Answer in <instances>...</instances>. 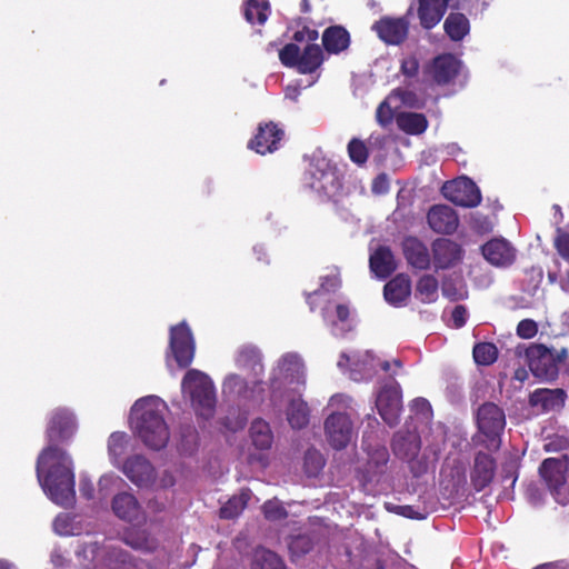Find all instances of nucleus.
<instances>
[{
  "instance_id": "cd10ccee",
  "label": "nucleus",
  "mask_w": 569,
  "mask_h": 569,
  "mask_svg": "<svg viewBox=\"0 0 569 569\" xmlns=\"http://www.w3.org/2000/svg\"><path fill=\"white\" fill-rule=\"evenodd\" d=\"M369 267L378 278H388L396 269L397 263L391 249L387 246H379L369 258Z\"/></svg>"
},
{
  "instance_id": "f8f14e48",
  "label": "nucleus",
  "mask_w": 569,
  "mask_h": 569,
  "mask_svg": "<svg viewBox=\"0 0 569 569\" xmlns=\"http://www.w3.org/2000/svg\"><path fill=\"white\" fill-rule=\"evenodd\" d=\"M170 349L181 368H187L194 357V341L188 325L182 321L170 329Z\"/></svg>"
},
{
  "instance_id": "8fccbe9b",
  "label": "nucleus",
  "mask_w": 569,
  "mask_h": 569,
  "mask_svg": "<svg viewBox=\"0 0 569 569\" xmlns=\"http://www.w3.org/2000/svg\"><path fill=\"white\" fill-rule=\"evenodd\" d=\"M442 295L451 301L462 298L460 290L456 287V281L451 277H445L441 283Z\"/></svg>"
},
{
  "instance_id": "0e129e2a",
  "label": "nucleus",
  "mask_w": 569,
  "mask_h": 569,
  "mask_svg": "<svg viewBox=\"0 0 569 569\" xmlns=\"http://www.w3.org/2000/svg\"><path fill=\"white\" fill-rule=\"evenodd\" d=\"M528 377V373L525 369L520 368V369H517L516 372H515V379L519 380V381H525Z\"/></svg>"
},
{
  "instance_id": "69168bd1",
  "label": "nucleus",
  "mask_w": 569,
  "mask_h": 569,
  "mask_svg": "<svg viewBox=\"0 0 569 569\" xmlns=\"http://www.w3.org/2000/svg\"><path fill=\"white\" fill-rule=\"evenodd\" d=\"M299 93L300 92H299V90L297 88H293V89L288 88L286 96L288 98H291V99L296 100L298 98Z\"/></svg>"
},
{
  "instance_id": "c9c22d12",
  "label": "nucleus",
  "mask_w": 569,
  "mask_h": 569,
  "mask_svg": "<svg viewBox=\"0 0 569 569\" xmlns=\"http://www.w3.org/2000/svg\"><path fill=\"white\" fill-rule=\"evenodd\" d=\"M439 281L432 274H423L416 284V295L423 303H432L438 299Z\"/></svg>"
},
{
  "instance_id": "72a5a7b5",
  "label": "nucleus",
  "mask_w": 569,
  "mask_h": 569,
  "mask_svg": "<svg viewBox=\"0 0 569 569\" xmlns=\"http://www.w3.org/2000/svg\"><path fill=\"white\" fill-rule=\"evenodd\" d=\"M287 419L293 429H302L309 423V408L302 399H292L287 409Z\"/></svg>"
},
{
  "instance_id": "6ab92c4d",
  "label": "nucleus",
  "mask_w": 569,
  "mask_h": 569,
  "mask_svg": "<svg viewBox=\"0 0 569 569\" xmlns=\"http://www.w3.org/2000/svg\"><path fill=\"white\" fill-rule=\"evenodd\" d=\"M429 227L440 234H452L459 226V217L455 209L447 204H435L427 213Z\"/></svg>"
},
{
  "instance_id": "9b49d317",
  "label": "nucleus",
  "mask_w": 569,
  "mask_h": 569,
  "mask_svg": "<svg viewBox=\"0 0 569 569\" xmlns=\"http://www.w3.org/2000/svg\"><path fill=\"white\" fill-rule=\"evenodd\" d=\"M376 407L382 420L390 427L399 422L402 409L401 388L397 381L383 386L377 395Z\"/></svg>"
},
{
  "instance_id": "4d7b16f0",
  "label": "nucleus",
  "mask_w": 569,
  "mask_h": 569,
  "mask_svg": "<svg viewBox=\"0 0 569 569\" xmlns=\"http://www.w3.org/2000/svg\"><path fill=\"white\" fill-rule=\"evenodd\" d=\"M397 513L400 515V516H403L406 518H410V519H422L425 518L423 515H421L420 512L416 511L415 508L412 506H398L397 507Z\"/></svg>"
},
{
  "instance_id": "680f3d73",
  "label": "nucleus",
  "mask_w": 569,
  "mask_h": 569,
  "mask_svg": "<svg viewBox=\"0 0 569 569\" xmlns=\"http://www.w3.org/2000/svg\"><path fill=\"white\" fill-rule=\"evenodd\" d=\"M336 313L339 321L345 322L349 319L350 316L349 307L347 305L339 303L336 307Z\"/></svg>"
},
{
  "instance_id": "ddd939ff",
  "label": "nucleus",
  "mask_w": 569,
  "mask_h": 569,
  "mask_svg": "<svg viewBox=\"0 0 569 569\" xmlns=\"http://www.w3.org/2000/svg\"><path fill=\"white\" fill-rule=\"evenodd\" d=\"M352 421L346 412H333L325 421V432L330 446L345 449L352 438Z\"/></svg>"
},
{
  "instance_id": "774afa93",
  "label": "nucleus",
  "mask_w": 569,
  "mask_h": 569,
  "mask_svg": "<svg viewBox=\"0 0 569 569\" xmlns=\"http://www.w3.org/2000/svg\"><path fill=\"white\" fill-rule=\"evenodd\" d=\"M316 293H317V291H315V292H312V293H307V295H306V301H307V303L309 305V307H310V310H311V311H315V308H316V307H315V305H313V302H312V300H311V299H312V296H315Z\"/></svg>"
},
{
  "instance_id": "e2e57ef3",
  "label": "nucleus",
  "mask_w": 569,
  "mask_h": 569,
  "mask_svg": "<svg viewBox=\"0 0 569 569\" xmlns=\"http://www.w3.org/2000/svg\"><path fill=\"white\" fill-rule=\"evenodd\" d=\"M80 491H81V495L83 497H86L87 499H91L92 498L93 488L91 486L87 487L84 483H82L81 487H80Z\"/></svg>"
},
{
  "instance_id": "a19ab883",
  "label": "nucleus",
  "mask_w": 569,
  "mask_h": 569,
  "mask_svg": "<svg viewBox=\"0 0 569 569\" xmlns=\"http://www.w3.org/2000/svg\"><path fill=\"white\" fill-rule=\"evenodd\" d=\"M347 149H348L349 158L353 163H356L358 166H362L367 162V160L369 158V150H368L365 141H362L358 138H352L349 141Z\"/></svg>"
},
{
  "instance_id": "7c9ffc66",
  "label": "nucleus",
  "mask_w": 569,
  "mask_h": 569,
  "mask_svg": "<svg viewBox=\"0 0 569 569\" xmlns=\"http://www.w3.org/2000/svg\"><path fill=\"white\" fill-rule=\"evenodd\" d=\"M250 439L258 450H269L273 443V433L270 425L261 418H257L251 422Z\"/></svg>"
},
{
  "instance_id": "f704fd0d",
  "label": "nucleus",
  "mask_w": 569,
  "mask_h": 569,
  "mask_svg": "<svg viewBox=\"0 0 569 569\" xmlns=\"http://www.w3.org/2000/svg\"><path fill=\"white\" fill-rule=\"evenodd\" d=\"M251 569H286V566L276 552L259 547L253 552Z\"/></svg>"
},
{
  "instance_id": "6e6d98bb",
  "label": "nucleus",
  "mask_w": 569,
  "mask_h": 569,
  "mask_svg": "<svg viewBox=\"0 0 569 569\" xmlns=\"http://www.w3.org/2000/svg\"><path fill=\"white\" fill-rule=\"evenodd\" d=\"M247 419L244 417H237L236 421L232 422L229 417H224L220 420V423L230 431H237L244 427Z\"/></svg>"
},
{
  "instance_id": "7ed1b4c3",
  "label": "nucleus",
  "mask_w": 569,
  "mask_h": 569,
  "mask_svg": "<svg viewBox=\"0 0 569 569\" xmlns=\"http://www.w3.org/2000/svg\"><path fill=\"white\" fill-rule=\"evenodd\" d=\"M181 389L191 400V406L199 418L209 420L216 412V391L211 379L203 372L190 369L186 372Z\"/></svg>"
},
{
  "instance_id": "bf43d9fd",
  "label": "nucleus",
  "mask_w": 569,
  "mask_h": 569,
  "mask_svg": "<svg viewBox=\"0 0 569 569\" xmlns=\"http://www.w3.org/2000/svg\"><path fill=\"white\" fill-rule=\"evenodd\" d=\"M181 437L182 439H187L188 442L196 443L198 440V431L191 425H186L181 427Z\"/></svg>"
},
{
  "instance_id": "3c124183",
  "label": "nucleus",
  "mask_w": 569,
  "mask_h": 569,
  "mask_svg": "<svg viewBox=\"0 0 569 569\" xmlns=\"http://www.w3.org/2000/svg\"><path fill=\"white\" fill-rule=\"evenodd\" d=\"M377 121L382 126L386 127L390 124L393 120V110L389 106L387 100H383L377 108L376 112Z\"/></svg>"
},
{
  "instance_id": "ea45409f",
  "label": "nucleus",
  "mask_w": 569,
  "mask_h": 569,
  "mask_svg": "<svg viewBox=\"0 0 569 569\" xmlns=\"http://www.w3.org/2000/svg\"><path fill=\"white\" fill-rule=\"evenodd\" d=\"M305 471L309 477H316L325 467L322 455L316 449H309L303 459Z\"/></svg>"
},
{
  "instance_id": "f3484780",
  "label": "nucleus",
  "mask_w": 569,
  "mask_h": 569,
  "mask_svg": "<svg viewBox=\"0 0 569 569\" xmlns=\"http://www.w3.org/2000/svg\"><path fill=\"white\" fill-rule=\"evenodd\" d=\"M283 137L284 131L273 121L260 123L248 147L259 154L271 153L278 150Z\"/></svg>"
},
{
  "instance_id": "5fc2aeb1",
  "label": "nucleus",
  "mask_w": 569,
  "mask_h": 569,
  "mask_svg": "<svg viewBox=\"0 0 569 569\" xmlns=\"http://www.w3.org/2000/svg\"><path fill=\"white\" fill-rule=\"evenodd\" d=\"M468 311L462 305H457L451 312V319L456 329L462 328L467 322Z\"/></svg>"
},
{
  "instance_id": "864d4df0",
  "label": "nucleus",
  "mask_w": 569,
  "mask_h": 569,
  "mask_svg": "<svg viewBox=\"0 0 569 569\" xmlns=\"http://www.w3.org/2000/svg\"><path fill=\"white\" fill-rule=\"evenodd\" d=\"M371 191L375 194H385L389 191V179L386 173H379L372 180Z\"/></svg>"
},
{
  "instance_id": "c85d7f7f",
  "label": "nucleus",
  "mask_w": 569,
  "mask_h": 569,
  "mask_svg": "<svg viewBox=\"0 0 569 569\" xmlns=\"http://www.w3.org/2000/svg\"><path fill=\"white\" fill-rule=\"evenodd\" d=\"M567 398L562 389L541 388L529 396V403L532 407H541L543 411H550L563 407Z\"/></svg>"
},
{
  "instance_id": "5701e85b",
  "label": "nucleus",
  "mask_w": 569,
  "mask_h": 569,
  "mask_svg": "<svg viewBox=\"0 0 569 569\" xmlns=\"http://www.w3.org/2000/svg\"><path fill=\"white\" fill-rule=\"evenodd\" d=\"M402 253L408 264L418 270H428L431 257L428 247L417 237L408 236L401 243Z\"/></svg>"
},
{
  "instance_id": "2f4dec72",
  "label": "nucleus",
  "mask_w": 569,
  "mask_h": 569,
  "mask_svg": "<svg viewBox=\"0 0 569 569\" xmlns=\"http://www.w3.org/2000/svg\"><path fill=\"white\" fill-rule=\"evenodd\" d=\"M397 124L403 132L418 136L427 130L428 120L422 113L401 112L397 117Z\"/></svg>"
},
{
  "instance_id": "e433bc0d",
  "label": "nucleus",
  "mask_w": 569,
  "mask_h": 569,
  "mask_svg": "<svg viewBox=\"0 0 569 569\" xmlns=\"http://www.w3.org/2000/svg\"><path fill=\"white\" fill-rule=\"evenodd\" d=\"M270 11L267 0H248L244 4V18L250 23L263 24Z\"/></svg>"
},
{
  "instance_id": "423d86ee",
  "label": "nucleus",
  "mask_w": 569,
  "mask_h": 569,
  "mask_svg": "<svg viewBox=\"0 0 569 569\" xmlns=\"http://www.w3.org/2000/svg\"><path fill=\"white\" fill-rule=\"evenodd\" d=\"M532 375L539 379L553 380L559 372V363L568 356L566 349L555 351L541 343H531L525 352Z\"/></svg>"
},
{
  "instance_id": "a18cd8bd",
  "label": "nucleus",
  "mask_w": 569,
  "mask_h": 569,
  "mask_svg": "<svg viewBox=\"0 0 569 569\" xmlns=\"http://www.w3.org/2000/svg\"><path fill=\"white\" fill-rule=\"evenodd\" d=\"M553 246L558 254L563 260L569 261V232L558 228L553 240Z\"/></svg>"
},
{
  "instance_id": "dca6fc26",
  "label": "nucleus",
  "mask_w": 569,
  "mask_h": 569,
  "mask_svg": "<svg viewBox=\"0 0 569 569\" xmlns=\"http://www.w3.org/2000/svg\"><path fill=\"white\" fill-rule=\"evenodd\" d=\"M461 61L452 53H441L435 57L427 68V73L438 86L451 83L459 74Z\"/></svg>"
},
{
  "instance_id": "a211bd4d",
  "label": "nucleus",
  "mask_w": 569,
  "mask_h": 569,
  "mask_svg": "<svg viewBox=\"0 0 569 569\" xmlns=\"http://www.w3.org/2000/svg\"><path fill=\"white\" fill-rule=\"evenodd\" d=\"M122 472L138 487H150L156 481V470L151 462L141 455L129 457L122 467Z\"/></svg>"
},
{
  "instance_id": "9d476101",
  "label": "nucleus",
  "mask_w": 569,
  "mask_h": 569,
  "mask_svg": "<svg viewBox=\"0 0 569 569\" xmlns=\"http://www.w3.org/2000/svg\"><path fill=\"white\" fill-rule=\"evenodd\" d=\"M441 191L446 199L462 208H475L482 200L480 189L467 177L445 182Z\"/></svg>"
},
{
  "instance_id": "6e6552de",
  "label": "nucleus",
  "mask_w": 569,
  "mask_h": 569,
  "mask_svg": "<svg viewBox=\"0 0 569 569\" xmlns=\"http://www.w3.org/2000/svg\"><path fill=\"white\" fill-rule=\"evenodd\" d=\"M477 426L486 437V448L497 451L501 446L500 437L506 426L503 410L493 402L482 403L477 411Z\"/></svg>"
},
{
  "instance_id": "393cba45",
  "label": "nucleus",
  "mask_w": 569,
  "mask_h": 569,
  "mask_svg": "<svg viewBox=\"0 0 569 569\" xmlns=\"http://www.w3.org/2000/svg\"><path fill=\"white\" fill-rule=\"evenodd\" d=\"M114 515L128 522H140L143 519L142 509L137 498L129 492H121L112 499Z\"/></svg>"
},
{
  "instance_id": "412c9836",
  "label": "nucleus",
  "mask_w": 569,
  "mask_h": 569,
  "mask_svg": "<svg viewBox=\"0 0 569 569\" xmlns=\"http://www.w3.org/2000/svg\"><path fill=\"white\" fill-rule=\"evenodd\" d=\"M448 7L459 9V1L451 4V0H418L417 14L423 29L430 30L443 18Z\"/></svg>"
},
{
  "instance_id": "603ef678",
  "label": "nucleus",
  "mask_w": 569,
  "mask_h": 569,
  "mask_svg": "<svg viewBox=\"0 0 569 569\" xmlns=\"http://www.w3.org/2000/svg\"><path fill=\"white\" fill-rule=\"evenodd\" d=\"M318 38V31L316 29H310L309 27H303L302 29L297 30L292 36V40L298 43L305 41L308 43H313Z\"/></svg>"
},
{
  "instance_id": "aec40b11",
  "label": "nucleus",
  "mask_w": 569,
  "mask_h": 569,
  "mask_svg": "<svg viewBox=\"0 0 569 569\" xmlns=\"http://www.w3.org/2000/svg\"><path fill=\"white\" fill-rule=\"evenodd\" d=\"M496 469V459L491 455L483 451L477 452L470 473L473 489L479 492L487 488L495 478Z\"/></svg>"
},
{
  "instance_id": "37998d69",
  "label": "nucleus",
  "mask_w": 569,
  "mask_h": 569,
  "mask_svg": "<svg viewBox=\"0 0 569 569\" xmlns=\"http://www.w3.org/2000/svg\"><path fill=\"white\" fill-rule=\"evenodd\" d=\"M262 512L267 520L277 521L288 517V512L282 503L278 500H267L262 505Z\"/></svg>"
},
{
  "instance_id": "bb28decb",
  "label": "nucleus",
  "mask_w": 569,
  "mask_h": 569,
  "mask_svg": "<svg viewBox=\"0 0 569 569\" xmlns=\"http://www.w3.org/2000/svg\"><path fill=\"white\" fill-rule=\"evenodd\" d=\"M350 42L349 31L340 24L330 26L322 33V46L329 54H339L346 51Z\"/></svg>"
},
{
  "instance_id": "13d9d810",
  "label": "nucleus",
  "mask_w": 569,
  "mask_h": 569,
  "mask_svg": "<svg viewBox=\"0 0 569 569\" xmlns=\"http://www.w3.org/2000/svg\"><path fill=\"white\" fill-rule=\"evenodd\" d=\"M300 362L299 359L293 355H286L282 357V369L286 371L296 370L299 371Z\"/></svg>"
},
{
  "instance_id": "4be33fe9",
  "label": "nucleus",
  "mask_w": 569,
  "mask_h": 569,
  "mask_svg": "<svg viewBox=\"0 0 569 569\" xmlns=\"http://www.w3.org/2000/svg\"><path fill=\"white\" fill-rule=\"evenodd\" d=\"M569 460L567 456L561 458H547L540 467L539 473L551 491H558L566 483Z\"/></svg>"
},
{
  "instance_id": "4c0bfd02",
  "label": "nucleus",
  "mask_w": 569,
  "mask_h": 569,
  "mask_svg": "<svg viewBox=\"0 0 569 569\" xmlns=\"http://www.w3.org/2000/svg\"><path fill=\"white\" fill-rule=\"evenodd\" d=\"M498 348L492 342H478L473 346V360L479 366H490L498 359Z\"/></svg>"
},
{
  "instance_id": "de8ad7c7",
  "label": "nucleus",
  "mask_w": 569,
  "mask_h": 569,
  "mask_svg": "<svg viewBox=\"0 0 569 569\" xmlns=\"http://www.w3.org/2000/svg\"><path fill=\"white\" fill-rule=\"evenodd\" d=\"M420 68L419 60L416 56L405 57L400 63V72L407 78H415L418 76Z\"/></svg>"
},
{
  "instance_id": "b1692460",
  "label": "nucleus",
  "mask_w": 569,
  "mask_h": 569,
  "mask_svg": "<svg viewBox=\"0 0 569 569\" xmlns=\"http://www.w3.org/2000/svg\"><path fill=\"white\" fill-rule=\"evenodd\" d=\"M487 261L497 267H507L515 261V250L505 239H492L482 246Z\"/></svg>"
},
{
  "instance_id": "58836bf2",
  "label": "nucleus",
  "mask_w": 569,
  "mask_h": 569,
  "mask_svg": "<svg viewBox=\"0 0 569 569\" xmlns=\"http://www.w3.org/2000/svg\"><path fill=\"white\" fill-rule=\"evenodd\" d=\"M236 361L239 367L254 369L261 365V355L258 348L244 346L238 351Z\"/></svg>"
},
{
  "instance_id": "f257e3e1",
  "label": "nucleus",
  "mask_w": 569,
  "mask_h": 569,
  "mask_svg": "<svg viewBox=\"0 0 569 569\" xmlns=\"http://www.w3.org/2000/svg\"><path fill=\"white\" fill-rule=\"evenodd\" d=\"M73 432L72 415L66 409L53 410L46 430L49 445L37 460V476L42 489L52 502L63 508L76 502V481L72 460L58 443L68 441Z\"/></svg>"
},
{
  "instance_id": "79ce46f5",
  "label": "nucleus",
  "mask_w": 569,
  "mask_h": 569,
  "mask_svg": "<svg viewBox=\"0 0 569 569\" xmlns=\"http://www.w3.org/2000/svg\"><path fill=\"white\" fill-rule=\"evenodd\" d=\"M128 443L127 433L114 431L108 439V452L110 457L119 459L124 452Z\"/></svg>"
},
{
  "instance_id": "c03bdc74",
  "label": "nucleus",
  "mask_w": 569,
  "mask_h": 569,
  "mask_svg": "<svg viewBox=\"0 0 569 569\" xmlns=\"http://www.w3.org/2000/svg\"><path fill=\"white\" fill-rule=\"evenodd\" d=\"M313 548L312 540L309 536L299 535L289 542V550L293 557H301Z\"/></svg>"
},
{
  "instance_id": "a878e982",
  "label": "nucleus",
  "mask_w": 569,
  "mask_h": 569,
  "mask_svg": "<svg viewBox=\"0 0 569 569\" xmlns=\"http://www.w3.org/2000/svg\"><path fill=\"white\" fill-rule=\"evenodd\" d=\"M411 295V281L409 276L399 273L389 280L383 287V297L386 301L393 306L400 307Z\"/></svg>"
},
{
  "instance_id": "39448f33",
  "label": "nucleus",
  "mask_w": 569,
  "mask_h": 569,
  "mask_svg": "<svg viewBox=\"0 0 569 569\" xmlns=\"http://www.w3.org/2000/svg\"><path fill=\"white\" fill-rule=\"evenodd\" d=\"M391 449L397 458L408 463L413 477L418 478L428 472V459L419 456L421 438L416 431H397L391 440Z\"/></svg>"
},
{
  "instance_id": "09e8293b",
  "label": "nucleus",
  "mask_w": 569,
  "mask_h": 569,
  "mask_svg": "<svg viewBox=\"0 0 569 569\" xmlns=\"http://www.w3.org/2000/svg\"><path fill=\"white\" fill-rule=\"evenodd\" d=\"M517 335L522 339H531L538 332V325L532 319H523L517 326Z\"/></svg>"
},
{
  "instance_id": "f03ea898",
  "label": "nucleus",
  "mask_w": 569,
  "mask_h": 569,
  "mask_svg": "<svg viewBox=\"0 0 569 569\" xmlns=\"http://www.w3.org/2000/svg\"><path fill=\"white\" fill-rule=\"evenodd\" d=\"M132 426L141 441L152 450L164 448L170 432L161 410L151 398H141L131 408Z\"/></svg>"
},
{
  "instance_id": "2eb2a0df",
  "label": "nucleus",
  "mask_w": 569,
  "mask_h": 569,
  "mask_svg": "<svg viewBox=\"0 0 569 569\" xmlns=\"http://www.w3.org/2000/svg\"><path fill=\"white\" fill-rule=\"evenodd\" d=\"M432 261L436 270L450 269L463 258L462 247L448 238H438L431 243Z\"/></svg>"
},
{
  "instance_id": "473e14b6",
  "label": "nucleus",
  "mask_w": 569,
  "mask_h": 569,
  "mask_svg": "<svg viewBox=\"0 0 569 569\" xmlns=\"http://www.w3.org/2000/svg\"><path fill=\"white\" fill-rule=\"evenodd\" d=\"M251 498V491L248 488L241 489L239 495L232 496L219 510L221 519H234L246 509Z\"/></svg>"
},
{
  "instance_id": "0eeeda50",
  "label": "nucleus",
  "mask_w": 569,
  "mask_h": 569,
  "mask_svg": "<svg viewBox=\"0 0 569 569\" xmlns=\"http://www.w3.org/2000/svg\"><path fill=\"white\" fill-rule=\"evenodd\" d=\"M280 62L288 68H295L301 74L316 72L323 63V51L319 44L308 43L303 51L297 43H287L279 51Z\"/></svg>"
},
{
  "instance_id": "49530a36",
  "label": "nucleus",
  "mask_w": 569,
  "mask_h": 569,
  "mask_svg": "<svg viewBox=\"0 0 569 569\" xmlns=\"http://www.w3.org/2000/svg\"><path fill=\"white\" fill-rule=\"evenodd\" d=\"M391 94L399 98L400 101L409 108L418 109L423 104L417 93L408 89L397 88L392 91Z\"/></svg>"
},
{
  "instance_id": "4468645a",
  "label": "nucleus",
  "mask_w": 569,
  "mask_h": 569,
  "mask_svg": "<svg viewBox=\"0 0 569 569\" xmlns=\"http://www.w3.org/2000/svg\"><path fill=\"white\" fill-rule=\"evenodd\" d=\"M409 26L407 17H382L373 23L372 30L385 43L399 46L407 40Z\"/></svg>"
},
{
  "instance_id": "338daca9",
  "label": "nucleus",
  "mask_w": 569,
  "mask_h": 569,
  "mask_svg": "<svg viewBox=\"0 0 569 569\" xmlns=\"http://www.w3.org/2000/svg\"><path fill=\"white\" fill-rule=\"evenodd\" d=\"M300 7H301V12H303V13H309L311 11V6H310L309 0H301Z\"/></svg>"
},
{
  "instance_id": "052dcab7",
  "label": "nucleus",
  "mask_w": 569,
  "mask_h": 569,
  "mask_svg": "<svg viewBox=\"0 0 569 569\" xmlns=\"http://www.w3.org/2000/svg\"><path fill=\"white\" fill-rule=\"evenodd\" d=\"M68 518L63 516H58L53 521L54 530L60 535L68 533Z\"/></svg>"
},
{
  "instance_id": "1a4fd4ad",
  "label": "nucleus",
  "mask_w": 569,
  "mask_h": 569,
  "mask_svg": "<svg viewBox=\"0 0 569 569\" xmlns=\"http://www.w3.org/2000/svg\"><path fill=\"white\" fill-rule=\"evenodd\" d=\"M362 449L366 451L368 460L365 467L358 470L360 481L363 485L379 481V478L387 471L390 458L387 447L380 443L371 445L363 436Z\"/></svg>"
},
{
  "instance_id": "20e7f679",
  "label": "nucleus",
  "mask_w": 569,
  "mask_h": 569,
  "mask_svg": "<svg viewBox=\"0 0 569 569\" xmlns=\"http://www.w3.org/2000/svg\"><path fill=\"white\" fill-rule=\"evenodd\" d=\"M303 183L322 200L336 201L342 191V177L339 170L325 160L309 166L303 174Z\"/></svg>"
},
{
  "instance_id": "c756f323",
  "label": "nucleus",
  "mask_w": 569,
  "mask_h": 569,
  "mask_svg": "<svg viewBox=\"0 0 569 569\" xmlns=\"http://www.w3.org/2000/svg\"><path fill=\"white\" fill-rule=\"evenodd\" d=\"M443 30L451 41H461L470 32V22L461 12H450L443 21Z\"/></svg>"
}]
</instances>
